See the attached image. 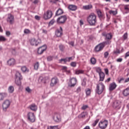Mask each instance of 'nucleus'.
Segmentation results:
<instances>
[{
	"label": "nucleus",
	"instance_id": "nucleus-1",
	"mask_svg": "<svg viewBox=\"0 0 129 129\" xmlns=\"http://www.w3.org/2000/svg\"><path fill=\"white\" fill-rule=\"evenodd\" d=\"M97 17L94 13H92L87 18V21L90 26H95L97 23Z\"/></svg>",
	"mask_w": 129,
	"mask_h": 129
},
{
	"label": "nucleus",
	"instance_id": "nucleus-2",
	"mask_svg": "<svg viewBox=\"0 0 129 129\" xmlns=\"http://www.w3.org/2000/svg\"><path fill=\"white\" fill-rule=\"evenodd\" d=\"M105 88V86L103 84V82H99V83L97 85L96 92L98 94H101L104 89Z\"/></svg>",
	"mask_w": 129,
	"mask_h": 129
},
{
	"label": "nucleus",
	"instance_id": "nucleus-3",
	"mask_svg": "<svg viewBox=\"0 0 129 129\" xmlns=\"http://www.w3.org/2000/svg\"><path fill=\"white\" fill-rule=\"evenodd\" d=\"M41 43H42V40H41V39L39 38H33L30 40V44L32 46H38V45H39V44H41Z\"/></svg>",
	"mask_w": 129,
	"mask_h": 129
},
{
	"label": "nucleus",
	"instance_id": "nucleus-4",
	"mask_svg": "<svg viewBox=\"0 0 129 129\" xmlns=\"http://www.w3.org/2000/svg\"><path fill=\"white\" fill-rule=\"evenodd\" d=\"M11 102L9 99L5 100L2 105L3 110L4 111H7V109L10 107L11 105Z\"/></svg>",
	"mask_w": 129,
	"mask_h": 129
},
{
	"label": "nucleus",
	"instance_id": "nucleus-5",
	"mask_svg": "<svg viewBox=\"0 0 129 129\" xmlns=\"http://www.w3.org/2000/svg\"><path fill=\"white\" fill-rule=\"evenodd\" d=\"M66 21H67V16L64 15L57 18L56 22L57 24H64L66 22Z\"/></svg>",
	"mask_w": 129,
	"mask_h": 129
},
{
	"label": "nucleus",
	"instance_id": "nucleus-6",
	"mask_svg": "<svg viewBox=\"0 0 129 129\" xmlns=\"http://www.w3.org/2000/svg\"><path fill=\"white\" fill-rule=\"evenodd\" d=\"M52 16H53V13L51 10H48L46 12H45L43 15V19L44 20H49V19H51L52 18Z\"/></svg>",
	"mask_w": 129,
	"mask_h": 129
},
{
	"label": "nucleus",
	"instance_id": "nucleus-7",
	"mask_svg": "<svg viewBox=\"0 0 129 129\" xmlns=\"http://www.w3.org/2000/svg\"><path fill=\"white\" fill-rule=\"evenodd\" d=\"M27 117L29 121H31V122H35V121L36 120V116L34 113L29 112L27 115Z\"/></svg>",
	"mask_w": 129,
	"mask_h": 129
},
{
	"label": "nucleus",
	"instance_id": "nucleus-8",
	"mask_svg": "<svg viewBox=\"0 0 129 129\" xmlns=\"http://www.w3.org/2000/svg\"><path fill=\"white\" fill-rule=\"evenodd\" d=\"M108 124V121L106 120H104L103 121H100L99 123V126L100 128L101 129H105L106 127H107V125Z\"/></svg>",
	"mask_w": 129,
	"mask_h": 129
},
{
	"label": "nucleus",
	"instance_id": "nucleus-9",
	"mask_svg": "<svg viewBox=\"0 0 129 129\" xmlns=\"http://www.w3.org/2000/svg\"><path fill=\"white\" fill-rule=\"evenodd\" d=\"M104 43H101L99 44H98L95 47V52H100V51H102L103 50V48L105 47Z\"/></svg>",
	"mask_w": 129,
	"mask_h": 129
},
{
	"label": "nucleus",
	"instance_id": "nucleus-10",
	"mask_svg": "<svg viewBox=\"0 0 129 129\" xmlns=\"http://www.w3.org/2000/svg\"><path fill=\"white\" fill-rule=\"evenodd\" d=\"M76 83H77V79L75 78H73L70 80L69 86L70 87H74L76 85Z\"/></svg>",
	"mask_w": 129,
	"mask_h": 129
},
{
	"label": "nucleus",
	"instance_id": "nucleus-11",
	"mask_svg": "<svg viewBox=\"0 0 129 129\" xmlns=\"http://www.w3.org/2000/svg\"><path fill=\"white\" fill-rule=\"evenodd\" d=\"M7 22L8 23H9V24H11V25H13V24H14L15 22V18L13 15L11 14H8Z\"/></svg>",
	"mask_w": 129,
	"mask_h": 129
},
{
	"label": "nucleus",
	"instance_id": "nucleus-12",
	"mask_svg": "<svg viewBox=\"0 0 129 129\" xmlns=\"http://www.w3.org/2000/svg\"><path fill=\"white\" fill-rule=\"evenodd\" d=\"M47 49V46L43 45L40 47L37 50L38 54H41L44 53V51Z\"/></svg>",
	"mask_w": 129,
	"mask_h": 129
},
{
	"label": "nucleus",
	"instance_id": "nucleus-13",
	"mask_svg": "<svg viewBox=\"0 0 129 129\" xmlns=\"http://www.w3.org/2000/svg\"><path fill=\"white\" fill-rule=\"evenodd\" d=\"M113 106L115 107V108H117V109H120V107H121V102L117 100L115 101Z\"/></svg>",
	"mask_w": 129,
	"mask_h": 129
},
{
	"label": "nucleus",
	"instance_id": "nucleus-14",
	"mask_svg": "<svg viewBox=\"0 0 129 129\" xmlns=\"http://www.w3.org/2000/svg\"><path fill=\"white\" fill-rule=\"evenodd\" d=\"M97 14L99 19L101 20V21H102V20H103L104 19H105V17L104 16V14L101 12L100 10H98L97 11Z\"/></svg>",
	"mask_w": 129,
	"mask_h": 129
},
{
	"label": "nucleus",
	"instance_id": "nucleus-15",
	"mask_svg": "<svg viewBox=\"0 0 129 129\" xmlns=\"http://www.w3.org/2000/svg\"><path fill=\"white\" fill-rule=\"evenodd\" d=\"M53 119L55 122H60L61 121V117L58 114H55L53 116Z\"/></svg>",
	"mask_w": 129,
	"mask_h": 129
},
{
	"label": "nucleus",
	"instance_id": "nucleus-16",
	"mask_svg": "<svg viewBox=\"0 0 129 129\" xmlns=\"http://www.w3.org/2000/svg\"><path fill=\"white\" fill-rule=\"evenodd\" d=\"M58 81L57 78H53L51 79V81L50 83V86L52 87L55 86L57 83H58Z\"/></svg>",
	"mask_w": 129,
	"mask_h": 129
},
{
	"label": "nucleus",
	"instance_id": "nucleus-17",
	"mask_svg": "<svg viewBox=\"0 0 129 129\" xmlns=\"http://www.w3.org/2000/svg\"><path fill=\"white\" fill-rule=\"evenodd\" d=\"M7 63L9 66H14L16 64V60L14 58H10Z\"/></svg>",
	"mask_w": 129,
	"mask_h": 129
},
{
	"label": "nucleus",
	"instance_id": "nucleus-18",
	"mask_svg": "<svg viewBox=\"0 0 129 129\" xmlns=\"http://www.w3.org/2000/svg\"><path fill=\"white\" fill-rule=\"evenodd\" d=\"M60 30H56L55 31V36H56V37H61L62 36V27H60Z\"/></svg>",
	"mask_w": 129,
	"mask_h": 129
},
{
	"label": "nucleus",
	"instance_id": "nucleus-19",
	"mask_svg": "<svg viewBox=\"0 0 129 129\" xmlns=\"http://www.w3.org/2000/svg\"><path fill=\"white\" fill-rule=\"evenodd\" d=\"M15 79L23 80V76L19 72H16L15 74Z\"/></svg>",
	"mask_w": 129,
	"mask_h": 129
},
{
	"label": "nucleus",
	"instance_id": "nucleus-20",
	"mask_svg": "<svg viewBox=\"0 0 129 129\" xmlns=\"http://www.w3.org/2000/svg\"><path fill=\"white\" fill-rule=\"evenodd\" d=\"M30 109L33 111H36L38 109V107L35 104H32L29 106Z\"/></svg>",
	"mask_w": 129,
	"mask_h": 129
},
{
	"label": "nucleus",
	"instance_id": "nucleus-21",
	"mask_svg": "<svg viewBox=\"0 0 129 129\" xmlns=\"http://www.w3.org/2000/svg\"><path fill=\"white\" fill-rule=\"evenodd\" d=\"M115 88H116V84H115V83H112L110 84L109 90H110V91L114 90Z\"/></svg>",
	"mask_w": 129,
	"mask_h": 129
},
{
	"label": "nucleus",
	"instance_id": "nucleus-22",
	"mask_svg": "<svg viewBox=\"0 0 129 129\" xmlns=\"http://www.w3.org/2000/svg\"><path fill=\"white\" fill-rule=\"evenodd\" d=\"M122 94L124 96H128V95H129V87L123 90Z\"/></svg>",
	"mask_w": 129,
	"mask_h": 129
},
{
	"label": "nucleus",
	"instance_id": "nucleus-23",
	"mask_svg": "<svg viewBox=\"0 0 129 129\" xmlns=\"http://www.w3.org/2000/svg\"><path fill=\"white\" fill-rule=\"evenodd\" d=\"M8 96L7 93H0V100H4V99L6 98Z\"/></svg>",
	"mask_w": 129,
	"mask_h": 129
},
{
	"label": "nucleus",
	"instance_id": "nucleus-24",
	"mask_svg": "<svg viewBox=\"0 0 129 129\" xmlns=\"http://www.w3.org/2000/svg\"><path fill=\"white\" fill-rule=\"evenodd\" d=\"M69 9L71 11H76L77 10V6L73 5H71L69 6Z\"/></svg>",
	"mask_w": 129,
	"mask_h": 129
},
{
	"label": "nucleus",
	"instance_id": "nucleus-25",
	"mask_svg": "<svg viewBox=\"0 0 129 129\" xmlns=\"http://www.w3.org/2000/svg\"><path fill=\"white\" fill-rule=\"evenodd\" d=\"M87 115V113L85 112H83L81 114H79L78 117V118H84Z\"/></svg>",
	"mask_w": 129,
	"mask_h": 129
},
{
	"label": "nucleus",
	"instance_id": "nucleus-26",
	"mask_svg": "<svg viewBox=\"0 0 129 129\" xmlns=\"http://www.w3.org/2000/svg\"><path fill=\"white\" fill-rule=\"evenodd\" d=\"M99 74L100 76V81H103L104 80V78L105 77V75L103 72L100 73Z\"/></svg>",
	"mask_w": 129,
	"mask_h": 129
},
{
	"label": "nucleus",
	"instance_id": "nucleus-27",
	"mask_svg": "<svg viewBox=\"0 0 129 129\" xmlns=\"http://www.w3.org/2000/svg\"><path fill=\"white\" fill-rule=\"evenodd\" d=\"M92 5H89L83 6V10H88L91 9Z\"/></svg>",
	"mask_w": 129,
	"mask_h": 129
},
{
	"label": "nucleus",
	"instance_id": "nucleus-28",
	"mask_svg": "<svg viewBox=\"0 0 129 129\" xmlns=\"http://www.w3.org/2000/svg\"><path fill=\"white\" fill-rule=\"evenodd\" d=\"M21 80H22L15 79V83L16 85H17L18 86H21V85H22V82H21Z\"/></svg>",
	"mask_w": 129,
	"mask_h": 129
},
{
	"label": "nucleus",
	"instance_id": "nucleus-29",
	"mask_svg": "<svg viewBox=\"0 0 129 129\" xmlns=\"http://www.w3.org/2000/svg\"><path fill=\"white\" fill-rule=\"evenodd\" d=\"M90 63L92 65H95L96 64V59L94 57H91L90 59Z\"/></svg>",
	"mask_w": 129,
	"mask_h": 129
},
{
	"label": "nucleus",
	"instance_id": "nucleus-30",
	"mask_svg": "<svg viewBox=\"0 0 129 129\" xmlns=\"http://www.w3.org/2000/svg\"><path fill=\"white\" fill-rule=\"evenodd\" d=\"M109 14H110V15H113V16H115L117 15V10H116L115 11L110 10L109 11Z\"/></svg>",
	"mask_w": 129,
	"mask_h": 129
},
{
	"label": "nucleus",
	"instance_id": "nucleus-31",
	"mask_svg": "<svg viewBox=\"0 0 129 129\" xmlns=\"http://www.w3.org/2000/svg\"><path fill=\"white\" fill-rule=\"evenodd\" d=\"M63 10L61 9H59L56 12V16H60L63 14Z\"/></svg>",
	"mask_w": 129,
	"mask_h": 129
},
{
	"label": "nucleus",
	"instance_id": "nucleus-32",
	"mask_svg": "<svg viewBox=\"0 0 129 129\" xmlns=\"http://www.w3.org/2000/svg\"><path fill=\"white\" fill-rule=\"evenodd\" d=\"M128 36V34H127V32L125 33L122 36V41H125V40H127Z\"/></svg>",
	"mask_w": 129,
	"mask_h": 129
},
{
	"label": "nucleus",
	"instance_id": "nucleus-33",
	"mask_svg": "<svg viewBox=\"0 0 129 129\" xmlns=\"http://www.w3.org/2000/svg\"><path fill=\"white\" fill-rule=\"evenodd\" d=\"M94 68L96 72H97V73H99V74H100V73H102V72L101 71V69L100 67H96Z\"/></svg>",
	"mask_w": 129,
	"mask_h": 129
},
{
	"label": "nucleus",
	"instance_id": "nucleus-34",
	"mask_svg": "<svg viewBox=\"0 0 129 129\" xmlns=\"http://www.w3.org/2000/svg\"><path fill=\"white\" fill-rule=\"evenodd\" d=\"M106 38L107 40H111L112 39V35L111 33H108L106 35Z\"/></svg>",
	"mask_w": 129,
	"mask_h": 129
},
{
	"label": "nucleus",
	"instance_id": "nucleus-35",
	"mask_svg": "<svg viewBox=\"0 0 129 129\" xmlns=\"http://www.w3.org/2000/svg\"><path fill=\"white\" fill-rule=\"evenodd\" d=\"M47 129H60V127L58 125L50 126L47 127Z\"/></svg>",
	"mask_w": 129,
	"mask_h": 129
},
{
	"label": "nucleus",
	"instance_id": "nucleus-36",
	"mask_svg": "<svg viewBox=\"0 0 129 129\" xmlns=\"http://www.w3.org/2000/svg\"><path fill=\"white\" fill-rule=\"evenodd\" d=\"M39 66H40V63H39V62H36L35 64H34V69L35 70H38V69H39Z\"/></svg>",
	"mask_w": 129,
	"mask_h": 129
},
{
	"label": "nucleus",
	"instance_id": "nucleus-37",
	"mask_svg": "<svg viewBox=\"0 0 129 129\" xmlns=\"http://www.w3.org/2000/svg\"><path fill=\"white\" fill-rule=\"evenodd\" d=\"M84 73V71L82 70H79L76 71V74H77L78 75L79 74H83Z\"/></svg>",
	"mask_w": 129,
	"mask_h": 129
},
{
	"label": "nucleus",
	"instance_id": "nucleus-38",
	"mask_svg": "<svg viewBox=\"0 0 129 129\" xmlns=\"http://www.w3.org/2000/svg\"><path fill=\"white\" fill-rule=\"evenodd\" d=\"M86 94L87 96H89L91 94V90L90 89L86 90Z\"/></svg>",
	"mask_w": 129,
	"mask_h": 129
},
{
	"label": "nucleus",
	"instance_id": "nucleus-39",
	"mask_svg": "<svg viewBox=\"0 0 129 129\" xmlns=\"http://www.w3.org/2000/svg\"><path fill=\"white\" fill-rule=\"evenodd\" d=\"M21 70L23 72H29V70L27 69V67L23 66L21 68Z\"/></svg>",
	"mask_w": 129,
	"mask_h": 129
},
{
	"label": "nucleus",
	"instance_id": "nucleus-40",
	"mask_svg": "<svg viewBox=\"0 0 129 129\" xmlns=\"http://www.w3.org/2000/svg\"><path fill=\"white\" fill-rule=\"evenodd\" d=\"M14 87L12 86H10L8 89V91L10 93H13L14 92Z\"/></svg>",
	"mask_w": 129,
	"mask_h": 129
},
{
	"label": "nucleus",
	"instance_id": "nucleus-41",
	"mask_svg": "<svg viewBox=\"0 0 129 129\" xmlns=\"http://www.w3.org/2000/svg\"><path fill=\"white\" fill-rule=\"evenodd\" d=\"M39 82H42V83H46V80H45V78L40 77L39 79Z\"/></svg>",
	"mask_w": 129,
	"mask_h": 129
},
{
	"label": "nucleus",
	"instance_id": "nucleus-42",
	"mask_svg": "<svg viewBox=\"0 0 129 129\" xmlns=\"http://www.w3.org/2000/svg\"><path fill=\"white\" fill-rule=\"evenodd\" d=\"M62 62H64V63H66V62H68L67 59V57L66 58H61L59 60V63H62Z\"/></svg>",
	"mask_w": 129,
	"mask_h": 129
},
{
	"label": "nucleus",
	"instance_id": "nucleus-43",
	"mask_svg": "<svg viewBox=\"0 0 129 129\" xmlns=\"http://www.w3.org/2000/svg\"><path fill=\"white\" fill-rule=\"evenodd\" d=\"M99 121V119H97L96 120H95V121L92 124L93 126H96V124L98 123Z\"/></svg>",
	"mask_w": 129,
	"mask_h": 129
},
{
	"label": "nucleus",
	"instance_id": "nucleus-44",
	"mask_svg": "<svg viewBox=\"0 0 129 129\" xmlns=\"http://www.w3.org/2000/svg\"><path fill=\"white\" fill-rule=\"evenodd\" d=\"M124 10L127 12H129V5H125L124 6Z\"/></svg>",
	"mask_w": 129,
	"mask_h": 129
},
{
	"label": "nucleus",
	"instance_id": "nucleus-45",
	"mask_svg": "<svg viewBox=\"0 0 129 129\" xmlns=\"http://www.w3.org/2000/svg\"><path fill=\"white\" fill-rule=\"evenodd\" d=\"M59 48L60 51H64V49H65V47L63 46V45H60L59 46Z\"/></svg>",
	"mask_w": 129,
	"mask_h": 129
},
{
	"label": "nucleus",
	"instance_id": "nucleus-46",
	"mask_svg": "<svg viewBox=\"0 0 129 129\" xmlns=\"http://www.w3.org/2000/svg\"><path fill=\"white\" fill-rule=\"evenodd\" d=\"M6 39L5 37L1 36H0V41H3V42H5V41H6Z\"/></svg>",
	"mask_w": 129,
	"mask_h": 129
},
{
	"label": "nucleus",
	"instance_id": "nucleus-47",
	"mask_svg": "<svg viewBox=\"0 0 129 129\" xmlns=\"http://www.w3.org/2000/svg\"><path fill=\"white\" fill-rule=\"evenodd\" d=\"M25 90L26 91L28 92V93H31V92H32V90H31V89H30V87H26Z\"/></svg>",
	"mask_w": 129,
	"mask_h": 129
},
{
	"label": "nucleus",
	"instance_id": "nucleus-48",
	"mask_svg": "<svg viewBox=\"0 0 129 129\" xmlns=\"http://www.w3.org/2000/svg\"><path fill=\"white\" fill-rule=\"evenodd\" d=\"M24 32V34H30V33H31V31L29 29H25Z\"/></svg>",
	"mask_w": 129,
	"mask_h": 129
},
{
	"label": "nucleus",
	"instance_id": "nucleus-49",
	"mask_svg": "<svg viewBox=\"0 0 129 129\" xmlns=\"http://www.w3.org/2000/svg\"><path fill=\"white\" fill-rule=\"evenodd\" d=\"M88 108V105H83L82 107V109L83 110H85V109H86L87 108Z\"/></svg>",
	"mask_w": 129,
	"mask_h": 129
},
{
	"label": "nucleus",
	"instance_id": "nucleus-50",
	"mask_svg": "<svg viewBox=\"0 0 129 129\" xmlns=\"http://www.w3.org/2000/svg\"><path fill=\"white\" fill-rule=\"evenodd\" d=\"M113 53L114 54H119L120 53V51H119V49H116L115 50H114Z\"/></svg>",
	"mask_w": 129,
	"mask_h": 129
},
{
	"label": "nucleus",
	"instance_id": "nucleus-51",
	"mask_svg": "<svg viewBox=\"0 0 129 129\" xmlns=\"http://www.w3.org/2000/svg\"><path fill=\"white\" fill-rule=\"evenodd\" d=\"M108 55H109V53H108V52L106 51L104 53V58H107L108 57Z\"/></svg>",
	"mask_w": 129,
	"mask_h": 129
},
{
	"label": "nucleus",
	"instance_id": "nucleus-52",
	"mask_svg": "<svg viewBox=\"0 0 129 129\" xmlns=\"http://www.w3.org/2000/svg\"><path fill=\"white\" fill-rule=\"evenodd\" d=\"M54 23H55V20L52 19L51 21H50L49 23V26H51L54 24Z\"/></svg>",
	"mask_w": 129,
	"mask_h": 129
},
{
	"label": "nucleus",
	"instance_id": "nucleus-53",
	"mask_svg": "<svg viewBox=\"0 0 129 129\" xmlns=\"http://www.w3.org/2000/svg\"><path fill=\"white\" fill-rule=\"evenodd\" d=\"M71 66L72 67H76V63L75 62H72L71 63Z\"/></svg>",
	"mask_w": 129,
	"mask_h": 129
},
{
	"label": "nucleus",
	"instance_id": "nucleus-54",
	"mask_svg": "<svg viewBox=\"0 0 129 129\" xmlns=\"http://www.w3.org/2000/svg\"><path fill=\"white\" fill-rule=\"evenodd\" d=\"M53 60L52 56H49L47 57V60L48 61H52Z\"/></svg>",
	"mask_w": 129,
	"mask_h": 129
},
{
	"label": "nucleus",
	"instance_id": "nucleus-55",
	"mask_svg": "<svg viewBox=\"0 0 129 129\" xmlns=\"http://www.w3.org/2000/svg\"><path fill=\"white\" fill-rule=\"evenodd\" d=\"M82 86H85L86 85V81L85 80H84L83 82L82 83Z\"/></svg>",
	"mask_w": 129,
	"mask_h": 129
},
{
	"label": "nucleus",
	"instance_id": "nucleus-56",
	"mask_svg": "<svg viewBox=\"0 0 129 129\" xmlns=\"http://www.w3.org/2000/svg\"><path fill=\"white\" fill-rule=\"evenodd\" d=\"M62 70L63 71H64V72H66V71H67V67H62Z\"/></svg>",
	"mask_w": 129,
	"mask_h": 129
},
{
	"label": "nucleus",
	"instance_id": "nucleus-57",
	"mask_svg": "<svg viewBox=\"0 0 129 129\" xmlns=\"http://www.w3.org/2000/svg\"><path fill=\"white\" fill-rule=\"evenodd\" d=\"M116 62H122V58H117L116 59Z\"/></svg>",
	"mask_w": 129,
	"mask_h": 129
},
{
	"label": "nucleus",
	"instance_id": "nucleus-58",
	"mask_svg": "<svg viewBox=\"0 0 129 129\" xmlns=\"http://www.w3.org/2000/svg\"><path fill=\"white\" fill-rule=\"evenodd\" d=\"M67 59L68 60V62H70V61H71L72 60H73V58L72 57H67Z\"/></svg>",
	"mask_w": 129,
	"mask_h": 129
},
{
	"label": "nucleus",
	"instance_id": "nucleus-59",
	"mask_svg": "<svg viewBox=\"0 0 129 129\" xmlns=\"http://www.w3.org/2000/svg\"><path fill=\"white\" fill-rule=\"evenodd\" d=\"M6 35L8 37H9V36H11V32H10V31H6Z\"/></svg>",
	"mask_w": 129,
	"mask_h": 129
},
{
	"label": "nucleus",
	"instance_id": "nucleus-60",
	"mask_svg": "<svg viewBox=\"0 0 129 129\" xmlns=\"http://www.w3.org/2000/svg\"><path fill=\"white\" fill-rule=\"evenodd\" d=\"M39 2H40V0H34L33 3L34 4V5H37V4L39 3Z\"/></svg>",
	"mask_w": 129,
	"mask_h": 129
},
{
	"label": "nucleus",
	"instance_id": "nucleus-61",
	"mask_svg": "<svg viewBox=\"0 0 129 129\" xmlns=\"http://www.w3.org/2000/svg\"><path fill=\"white\" fill-rule=\"evenodd\" d=\"M35 19L36 20H37L38 21H39L40 20V19H41V17H40L39 16L36 15L35 16Z\"/></svg>",
	"mask_w": 129,
	"mask_h": 129
},
{
	"label": "nucleus",
	"instance_id": "nucleus-62",
	"mask_svg": "<svg viewBox=\"0 0 129 129\" xmlns=\"http://www.w3.org/2000/svg\"><path fill=\"white\" fill-rule=\"evenodd\" d=\"M127 57H129V51L127 52L125 54V56L124 58L125 59H126Z\"/></svg>",
	"mask_w": 129,
	"mask_h": 129
},
{
	"label": "nucleus",
	"instance_id": "nucleus-63",
	"mask_svg": "<svg viewBox=\"0 0 129 129\" xmlns=\"http://www.w3.org/2000/svg\"><path fill=\"white\" fill-rule=\"evenodd\" d=\"M69 45H71V46H72V47H74V42L72 41L70 42H69Z\"/></svg>",
	"mask_w": 129,
	"mask_h": 129
},
{
	"label": "nucleus",
	"instance_id": "nucleus-64",
	"mask_svg": "<svg viewBox=\"0 0 129 129\" xmlns=\"http://www.w3.org/2000/svg\"><path fill=\"white\" fill-rule=\"evenodd\" d=\"M80 91H81V87H79L77 89V92H80Z\"/></svg>",
	"mask_w": 129,
	"mask_h": 129
}]
</instances>
